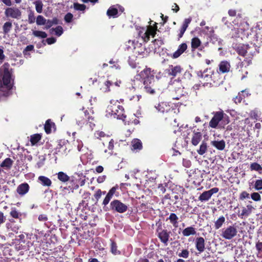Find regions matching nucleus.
<instances>
[{
  "mask_svg": "<svg viewBox=\"0 0 262 262\" xmlns=\"http://www.w3.org/2000/svg\"><path fill=\"white\" fill-rule=\"evenodd\" d=\"M154 76L150 69H146L137 75L128 85V88L134 90L143 89L150 94L155 93Z\"/></svg>",
  "mask_w": 262,
  "mask_h": 262,
  "instance_id": "1",
  "label": "nucleus"
},
{
  "mask_svg": "<svg viewBox=\"0 0 262 262\" xmlns=\"http://www.w3.org/2000/svg\"><path fill=\"white\" fill-rule=\"evenodd\" d=\"M12 69L10 64L5 63L0 68V99L9 95L12 88Z\"/></svg>",
  "mask_w": 262,
  "mask_h": 262,
  "instance_id": "2",
  "label": "nucleus"
},
{
  "mask_svg": "<svg viewBox=\"0 0 262 262\" xmlns=\"http://www.w3.org/2000/svg\"><path fill=\"white\" fill-rule=\"evenodd\" d=\"M106 111V116L108 118H117L124 120L125 116L123 114L124 109L119 105L118 101L111 100Z\"/></svg>",
  "mask_w": 262,
  "mask_h": 262,
  "instance_id": "3",
  "label": "nucleus"
},
{
  "mask_svg": "<svg viewBox=\"0 0 262 262\" xmlns=\"http://www.w3.org/2000/svg\"><path fill=\"white\" fill-rule=\"evenodd\" d=\"M233 48L240 55L246 57V58H251L255 53V48L253 46L239 44L233 46Z\"/></svg>",
  "mask_w": 262,
  "mask_h": 262,
  "instance_id": "4",
  "label": "nucleus"
},
{
  "mask_svg": "<svg viewBox=\"0 0 262 262\" xmlns=\"http://www.w3.org/2000/svg\"><path fill=\"white\" fill-rule=\"evenodd\" d=\"M242 26H246L248 28V24L246 23H244L243 24H234V25L230 24V25H227V27L231 29L230 35L232 38H241L243 39L245 38V29L242 27Z\"/></svg>",
  "mask_w": 262,
  "mask_h": 262,
  "instance_id": "5",
  "label": "nucleus"
},
{
  "mask_svg": "<svg viewBox=\"0 0 262 262\" xmlns=\"http://www.w3.org/2000/svg\"><path fill=\"white\" fill-rule=\"evenodd\" d=\"M237 233V230L236 227L232 226H229L222 230V233L221 235L223 238L229 240L235 237Z\"/></svg>",
  "mask_w": 262,
  "mask_h": 262,
  "instance_id": "6",
  "label": "nucleus"
},
{
  "mask_svg": "<svg viewBox=\"0 0 262 262\" xmlns=\"http://www.w3.org/2000/svg\"><path fill=\"white\" fill-rule=\"evenodd\" d=\"M156 32L151 26H148L147 28H142L139 32V35L144 41H148L150 36L154 37Z\"/></svg>",
  "mask_w": 262,
  "mask_h": 262,
  "instance_id": "7",
  "label": "nucleus"
},
{
  "mask_svg": "<svg viewBox=\"0 0 262 262\" xmlns=\"http://www.w3.org/2000/svg\"><path fill=\"white\" fill-rule=\"evenodd\" d=\"M110 207L112 210L120 213L125 212L128 208L127 205L118 200L113 201L110 204Z\"/></svg>",
  "mask_w": 262,
  "mask_h": 262,
  "instance_id": "8",
  "label": "nucleus"
},
{
  "mask_svg": "<svg viewBox=\"0 0 262 262\" xmlns=\"http://www.w3.org/2000/svg\"><path fill=\"white\" fill-rule=\"evenodd\" d=\"M5 14L8 17H11L17 19H19L21 18V12L20 10L15 7H9L7 8L5 11Z\"/></svg>",
  "mask_w": 262,
  "mask_h": 262,
  "instance_id": "9",
  "label": "nucleus"
},
{
  "mask_svg": "<svg viewBox=\"0 0 262 262\" xmlns=\"http://www.w3.org/2000/svg\"><path fill=\"white\" fill-rule=\"evenodd\" d=\"M88 115L89 112L87 111L78 112L76 117V123L80 127L85 123L87 120L90 121L92 119L90 116H88Z\"/></svg>",
  "mask_w": 262,
  "mask_h": 262,
  "instance_id": "10",
  "label": "nucleus"
},
{
  "mask_svg": "<svg viewBox=\"0 0 262 262\" xmlns=\"http://www.w3.org/2000/svg\"><path fill=\"white\" fill-rule=\"evenodd\" d=\"M225 116H227L223 112H217L209 122V125L212 128H216L220 121L225 119Z\"/></svg>",
  "mask_w": 262,
  "mask_h": 262,
  "instance_id": "11",
  "label": "nucleus"
},
{
  "mask_svg": "<svg viewBox=\"0 0 262 262\" xmlns=\"http://www.w3.org/2000/svg\"><path fill=\"white\" fill-rule=\"evenodd\" d=\"M219 191V188L216 187L203 192L199 197V200L201 202L207 201L211 197V196Z\"/></svg>",
  "mask_w": 262,
  "mask_h": 262,
  "instance_id": "12",
  "label": "nucleus"
},
{
  "mask_svg": "<svg viewBox=\"0 0 262 262\" xmlns=\"http://www.w3.org/2000/svg\"><path fill=\"white\" fill-rule=\"evenodd\" d=\"M182 70V69L180 66H173L170 65L169 66L168 69L166 70V71L169 75L175 77L181 73Z\"/></svg>",
  "mask_w": 262,
  "mask_h": 262,
  "instance_id": "13",
  "label": "nucleus"
},
{
  "mask_svg": "<svg viewBox=\"0 0 262 262\" xmlns=\"http://www.w3.org/2000/svg\"><path fill=\"white\" fill-rule=\"evenodd\" d=\"M170 232H168L166 230H161L158 232V237L160 239L161 242L165 245H167L169 237Z\"/></svg>",
  "mask_w": 262,
  "mask_h": 262,
  "instance_id": "14",
  "label": "nucleus"
},
{
  "mask_svg": "<svg viewBox=\"0 0 262 262\" xmlns=\"http://www.w3.org/2000/svg\"><path fill=\"white\" fill-rule=\"evenodd\" d=\"M195 247L199 253L203 252L205 250V240L203 237H197L195 239Z\"/></svg>",
  "mask_w": 262,
  "mask_h": 262,
  "instance_id": "15",
  "label": "nucleus"
},
{
  "mask_svg": "<svg viewBox=\"0 0 262 262\" xmlns=\"http://www.w3.org/2000/svg\"><path fill=\"white\" fill-rule=\"evenodd\" d=\"M29 190V186L27 183H23L19 185L17 188V192L21 195H23L26 194Z\"/></svg>",
  "mask_w": 262,
  "mask_h": 262,
  "instance_id": "16",
  "label": "nucleus"
},
{
  "mask_svg": "<svg viewBox=\"0 0 262 262\" xmlns=\"http://www.w3.org/2000/svg\"><path fill=\"white\" fill-rule=\"evenodd\" d=\"M15 221L13 220H9V222L6 223V226L8 230L17 233L19 229V226L14 225Z\"/></svg>",
  "mask_w": 262,
  "mask_h": 262,
  "instance_id": "17",
  "label": "nucleus"
},
{
  "mask_svg": "<svg viewBox=\"0 0 262 262\" xmlns=\"http://www.w3.org/2000/svg\"><path fill=\"white\" fill-rule=\"evenodd\" d=\"M220 71L223 73L228 72L230 69V64L227 61H222L219 65Z\"/></svg>",
  "mask_w": 262,
  "mask_h": 262,
  "instance_id": "18",
  "label": "nucleus"
},
{
  "mask_svg": "<svg viewBox=\"0 0 262 262\" xmlns=\"http://www.w3.org/2000/svg\"><path fill=\"white\" fill-rule=\"evenodd\" d=\"M211 144L220 150H223L225 147V142L223 140L212 141L211 142Z\"/></svg>",
  "mask_w": 262,
  "mask_h": 262,
  "instance_id": "19",
  "label": "nucleus"
},
{
  "mask_svg": "<svg viewBox=\"0 0 262 262\" xmlns=\"http://www.w3.org/2000/svg\"><path fill=\"white\" fill-rule=\"evenodd\" d=\"M155 108L158 112L162 113L168 112L170 110V106L164 102L159 104L158 106H155Z\"/></svg>",
  "mask_w": 262,
  "mask_h": 262,
  "instance_id": "20",
  "label": "nucleus"
},
{
  "mask_svg": "<svg viewBox=\"0 0 262 262\" xmlns=\"http://www.w3.org/2000/svg\"><path fill=\"white\" fill-rule=\"evenodd\" d=\"M202 139V134L200 132H193V134L191 139L192 144L196 146L197 145Z\"/></svg>",
  "mask_w": 262,
  "mask_h": 262,
  "instance_id": "21",
  "label": "nucleus"
},
{
  "mask_svg": "<svg viewBox=\"0 0 262 262\" xmlns=\"http://www.w3.org/2000/svg\"><path fill=\"white\" fill-rule=\"evenodd\" d=\"M202 31L203 33L207 35L209 37H210L211 39L216 38L215 35L214 34L213 29L212 28H210L208 26H206L202 29Z\"/></svg>",
  "mask_w": 262,
  "mask_h": 262,
  "instance_id": "22",
  "label": "nucleus"
},
{
  "mask_svg": "<svg viewBox=\"0 0 262 262\" xmlns=\"http://www.w3.org/2000/svg\"><path fill=\"white\" fill-rule=\"evenodd\" d=\"M182 234L185 236H188L191 235H195L196 234V231L194 228L188 227L183 230Z\"/></svg>",
  "mask_w": 262,
  "mask_h": 262,
  "instance_id": "23",
  "label": "nucleus"
},
{
  "mask_svg": "<svg viewBox=\"0 0 262 262\" xmlns=\"http://www.w3.org/2000/svg\"><path fill=\"white\" fill-rule=\"evenodd\" d=\"M253 209L254 208L251 205H247L246 207L243 208L242 209L241 215V216H248L251 214Z\"/></svg>",
  "mask_w": 262,
  "mask_h": 262,
  "instance_id": "24",
  "label": "nucleus"
},
{
  "mask_svg": "<svg viewBox=\"0 0 262 262\" xmlns=\"http://www.w3.org/2000/svg\"><path fill=\"white\" fill-rule=\"evenodd\" d=\"M132 150H140L142 148L141 141L138 139H135L132 141Z\"/></svg>",
  "mask_w": 262,
  "mask_h": 262,
  "instance_id": "25",
  "label": "nucleus"
},
{
  "mask_svg": "<svg viewBox=\"0 0 262 262\" xmlns=\"http://www.w3.org/2000/svg\"><path fill=\"white\" fill-rule=\"evenodd\" d=\"M38 180L42 185L49 187L51 185L52 182L50 179L45 176H39Z\"/></svg>",
  "mask_w": 262,
  "mask_h": 262,
  "instance_id": "26",
  "label": "nucleus"
},
{
  "mask_svg": "<svg viewBox=\"0 0 262 262\" xmlns=\"http://www.w3.org/2000/svg\"><path fill=\"white\" fill-rule=\"evenodd\" d=\"M13 161L10 158H6L1 164V166L7 169H9L12 167Z\"/></svg>",
  "mask_w": 262,
  "mask_h": 262,
  "instance_id": "27",
  "label": "nucleus"
},
{
  "mask_svg": "<svg viewBox=\"0 0 262 262\" xmlns=\"http://www.w3.org/2000/svg\"><path fill=\"white\" fill-rule=\"evenodd\" d=\"M225 218L223 216H220L215 222H214V228L215 229H219L222 227L223 225L225 223Z\"/></svg>",
  "mask_w": 262,
  "mask_h": 262,
  "instance_id": "28",
  "label": "nucleus"
},
{
  "mask_svg": "<svg viewBox=\"0 0 262 262\" xmlns=\"http://www.w3.org/2000/svg\"><path fill=\"white\" fill-rule=\"evenodd\" d=\"M113 84L110 81H106L100 86V90L104 93L108 92L110 91V87Z\"/></svg>",
  "mask_w": 262,
  "mask_h": 262,
  "instance_id": "29",
  "label": "nucleus"
},
{
  "mask_svg": "<svg viewBox=\"0 0 262 262\" xmlns=\"http://www.w3.org/2000/svg\"><path fill=\"white\" fill-rule=\"evenodd\" d=\"M168 219L170 220V222L175 227L178 226V217L175 213H172L170 214Z\"/></svg>",
  "mask_w": 262,
  "mask_h": 262,
  "instance_id": "30",
  "label": "nucleus"
},
{
  "mask_svg": "<svg viewBox=\"0 0 262 262\" xmlns=\"http://www.w3.org/2000/svg\"><path fill=\"white\" fill-rule=\"evenodd\" d=\"M201 41L197 37H194L191 39V45L192 50L198 48L201 45Z\"/></svg>",
  "mask_w": 262,
  "mask_h": 262,
  "instance_id": "31",
  "label": "nucleus"
},
{
  "mask_svg": "<svg viewBox=\"0 0 262 262\" xmlns=\"http://www.w3.org/2000/svg\"><path fill=\"white\" fill-rule=\"evenodd\" d=\"M118 13V10L114 6L111 7L107 11V15L109 17H116Z\"/></svg>",
  "mask_w": 262,
  "mask_h": 262,
  "instance_id": "32",
  "label": "nucleus"
},
{
  "mask_svg": "<svg viewBox=\"0 0 262 262\" xmlns=\"http://www.w3.org/2000/svg\"><path fill=\"white\" fill-rule=\"evenodd\" d=\"M206 71L203 72L199 71L197 73L198 76L202 78H203L205 81H208L211 78V75L206 74Z\"/></svg>",
  "mask_w": 262,
  "mask_h": 262,
  "instance_id": "33",
  "label": "nucleus"
},
{
  "mask_svg": "<svg viewBox=\"0 0 262 262\" xmlns=\"http://www.w3.org/2000/svg\"><path fill=\"white\" fill-rule=\"evenodd\" d=\"M57 174L58 179L63 182H66L69 180L70 177L63 172H59Z\"/></svg>",
  "mask_w": 262,
  "mask_h": 262,
  "instance_id": "34",
  "label": "nucleus"
},
{
  "mask_svg": "<svg viewBox=\"0 0 262 262\" xmlns=\"http://www.w3.org/2000/svg\"><path fill=\"white\" fill-rule=\"evenodd\" d=\"M34 4L35 6V9L36 11L39 13H40L42 12V7H43V4L42 2L40 0H37L35 1Z\"/></svg>",
  "mask_w": 262,
  "mask_h": 262,
  "instance_id": "35",
  "label": "nucleus"
},
{
  "mask_svg": "<svg viewBox=\"0 0 262 262\" xmlns=\"http://www.w3.org/2000/svg\"><path fill=\"white\" fill-rule=\"evenodd\" d=\"M207 143L203 142L200 146L199 149L198 150V152L200 155H203L205 154L207 150Z\"/></svg>",
  "mask_w": 262,
  "mask_h": 262,
  "instance_id": "36",
  "label": "nucleus"
},
{
  "mask_svg": "<svg viewBox=\"0 0 262 262\" xmlns=\"http://www.w3.org/2000/svg\"><path fill=\"white\" fill-rule=\"evenodd\" d=\"M41 139V136L39 134H35L31 136L30 141L32 145H35Z\"/></svg>",
  "mask_w": 262,
  "mask_h": 262,
  "instance_id": "37",
  "label": "nucleus"
},
{
  "mask_svg": "<svg viewBox=\"0 0 262 262\" xmlns=\"http://www.w3.org/2000/svg\"><path fill=\"white\" fill-rule=\"evenodd\" d=\"M12 27V23L10 22H6L4 24L3 29L5 34H7L9 32Z\"/></svg>",
  "mask_w": 262,
  "mask_h": 262,
  "instance_id": "38",
  "label": "nucleus"
},
{
  "mask_svg": "<svg viewBox=\"0 0 262 262\" xmlns=\"http://www.w3.org/2000/svg\"><path fill=\"white\" fill-rule=\"evenodd\" d=\"M178 256L180 257H182L183 258H187L189 256V252L187 249H183L181 250L180 252L178 254Z\"/></svg>",
  "mask_w": 262,
  "mask_h": 262,
  "instance_id": "39",
  "label": "nucleus"
},
{
  "mask_svg": "<svg viewBox=\"0 0 262 262\" xmlns=\"http://www.w3.org/2000/svg\"><path fill=\"white\" fill-rule=\"evenodd\" d=\"M33 34L36 37L41 38H45L47 36V34L45 32L40 31H33Z\"/></svg>",
  "mask_w": 262,
  "mask_h": 262,
  "instance_id": "40",
  "label": "nucleus"
},
{
  "mask_svg": "<svg viewBox=\"0 0 262 262\" xmlns=\"http://www.w3.org/2000/svg\"><path fill=\"white\" fill-rule=\"evenodd\" d=\"M250 169L251 170L259 171L262 170V167L257 163H252L250 165Z\"/></svg>",
  "mask_w": 262,
  "mask_h": 262,
  "instance_id": "41",
  "label": "nucleus"
},
{
  "mask_svg": "<svg viewBox=\"0 0 262 262\" xmlns=\"http://www.w3.org/2000/svg\"><path fill=\"white\" fill-rule=\"evenodd\" d=\"M46 19L41 15H38L36 18V24L38 25H43L46 23Z\"/></svg>",
  "mask_w": 262,
  "mask_h": 262,
  "instance_id": "42",
  "label": "nucleus"
},
{
  "mask_svg": "<svg viewBox=\"0 0 262 262\" xmlns=\"http://www.w3.org/2000/svg\"><path fill=\"white\" fill-rule=\"evenodd\" d=\"M11 216L15 219H19L21 216V213L18 212L16 209H12L10 213Z\"/></svg>",
  "mask_w": 262,
  "mask_h": 262,
  "instance_id": "43",
  "label": "nucleus"
},
{
  "mask_svg": "<svg viewBox=\"0 0 262 262\" xmlns=\"http://www.w3.org/2000/svg\"><path fill=\"white\" fill-rule=\"evenodd\" d=\"M254 188L256 190L262 189V179L257 180L254 184Z\"/></svg>",
  "mask_w": 262,
  "mask_h": 262,
  "instance_id": "44",
  "label": "nucleus"
},
{
  "mask_svg": "<svg viewBox=\"0 0 262 262\" xmlns=\"http://www.w3.org/2000/svg\"><path fill=\"white\" fill-rule=\"evenodd\" d=\"M251 199L254 201H260L261 200V196L258 192H253L251 194Z\"/></svg>",
  "mask_w": 262,
  "mask_h": 262,
  "instance_id": "45",
  "label": "nucleus"
},
{
  "mask_svg": "<svg viewBox=\"0 0 262 262\" xmlns=\"http://www.w3.org/2000/svg\"><path fill=\"white\" fill-rule=\"evenodd\" d=\"M85 6L83 4H79L78 3L74 4V8L75 10L84 11L85 9Z\"/></svg>",
  "mask_w": 262,
  "mask_h": 262,
  "instance_id": "46",
  "label": "nucleus"
},
{
  "mask_svg": "<svg viewBox=\"0 0 262 262\" xmlns=\"http://www.w3.org/2000/svg\"><path fill=\"white\" fill-rule=\"evenodd\" d=\"M51 125L52 123H50L49 120H47L45 125V129L47 134H49L51 133Z\"/></svg>",
  "mask_w": 262,
  "mask_h": 262,
  "instance_id": "47",
  "label": "nucleus"
},
{
  "mask_svg": "<svg viewBox=\"0 0 262 262\" xmlns=\"http://www.w3.org/2000/svg\"><path fill=\"white\" fill-rule=\"evenodd\" d=\"M35 18L34 12L31 11L28 15V21L29 24H33L35 22Z\"/></svg>",
  "mask_w": 262,
  "mask_h": 262,
  "instance_id": "48",
  "label": "nucleus"
},
{
  "mask_svg": "<svg viewBox=\"0 0 262 262\" xmlns=\"http://www.w3.org/2000/svg\"><path fill=\"white\" fill-rule=\"evenodd\" d=\"M55 32V34L58 36H60L63 33V29L62 27L58 26L55 29H52Z\"/></svg>",
  "mask_w": 262,
  "mask_h": 262,
  "instance_id": "49",
  "label": "nucleus"
},
{
  "mask_svg": "<svg viewBox=\"0 0 262 262\" xmlns=\"http://www.w3.org/2000/svg\"><path fill=\"white\" fill-rule=\"evenodd\" d=\"M111 251L114 254H117L119 253V251L117 250V245L114 242H112Z\"/></svg>",
  "mask_w": 262,
  "mask_h": 262,
  "instance_id": "50",
  "label": "nucleus"
},
{
  "mask_svg": "<svg viewBox=\"0 0 262 262\" xmlns=\"http://www.w3.org/2000/svg\"><path fill=\"white\" fill-rule=\"evenodd\" d=\"M114 148V141L113 139H111L108 143V149L110 151L108 153V155L111 156L112 154V150Z\"/></svg>",
  "mask_w": 262,
  "mask_h": 262,
  "instance_id": "51",
  "label": "nucleus"
},
{
  "mask_svg": "<svg viewBox=\"0 0 262 262\" xmlns=\"http://www.w3.org/2000/svg\"><path fill=\"white\" fill-rule=\"evenodd\" d=\"M187 45L185 43H183L179 46L178 50H179L181 53V54H182L187 49Z\"/></svg>",
  "mask_w": 262,
  "mask_h": 262,
  "instance_id": "52",
  "label": "nucleus"
},
{
  "mask_svg": "<svg viewBox=\"0 0 262 262\" xmlns=\"http://www.w3.org/2000/svg\"><path fill=\"white\" fill-rule=\"evenodd\" d=\"M191 21V18H186L184 20V21L182 27L184 28L185 29H187V28L188 26V25L190 24Z\"/></svg>",
  "mask_w": 262,
  "mask_h": 262,
  "instance_id": "53",
  "label": "nucleus"
},
{
  "mask_svg": "<svg viewBox=\"0 0 262 262\" xmlns=\"http://www.w3.org/2000/svg\"><path fill=\"white\" fill-rule=\"evenodd\" d=\"M72 18L73 14L70 13H68L65 15L64 20L66 22L70 23L71 21Z\"/></svg>",
  "mask_w": 262,
  "mask_h": 262,
  "instance_id": "54",
  "label": "nucleus"
},
{
  "mask_svg": "<svg viewBox=\"0 0 262 262\" xmlns=\"http://www.w3.org/2000/svg\"><path fill=\"white\" fill-rule=\"evenodd\" d=\"M102 194V192L100 189H98L97 190V191L94 194V197L95 198L97 201H98L101 198Z\"/></svg>",
  "mask_w": 262,
  "mask_h": 262,
  "instance_id": "55",
  "label": "nucleus"
},
{
  "mask_svg": "<svg viewBox=\"0 0 262 262\" xmlns=\"http://www.w3.org/2000/svg\"><path fill=\"white\" fill-rule=\"evenodd\" d=\"M117 190V188L116 187H112L107 193V195L110 196L111 198H113L114 193H115Z\"/></svg>",
  "mask_w": 262,
  "mask_h": 262,
  "instance_id": "56",
  "label": "nucleus"
},
{
  "mask_svg": "<svg viewBox=\"0 0 262 262\" xmlns=\"http://www.w3.org/2000/svg\"><path fill=\"white\" fill-rule=\"evenodd\" d=\"M34 49V46L33 45H29L26 47L24 51V54L25 55H27V52L28 51H30L33 50Z\"/></svg>",
  "mask_w": 262,
  "mask_h": 262,
  "instance_id": "57",
  "label": "nucleus"
},
{
  "mask_svg": "<svg viewBox=\"0 0 262 262\" xmlns=\"http://www.w3.org/2000/svg\"><path fill=\"white\" fill-rule=\"evenodd\" d=\"M249 198V194L245 191H243L240 194V199H241V200H244L246 198Z\"/></svg>",
  "mask_w": 262,
  "mask_h": 262,
  "instance_id": "58",
  "label": "nucleus"
},
{
  "mask_svg": "<svg viewBox=\"0 0 262 262\" xmlns=\"http://www.w3.org/2000/svg\"><path fill=\"white\" fill-rule=\"evenodd\" d=\"M111 198L110 196H109L108 195L106 194L105 198H104L103 201V203H102V204L104 206H106V205H107L109 203V202L110 201V200H111Z\"/></svg>",
  "mask_w": 262,
  "mask_h": 262,
  "instance_id": "59",
  "label": "nucleus"
},
{
  "mask_svg": "<svg viewBox=\"0 0 262 262\" xmlns=\"http://www.w3.org/2000/svg\"><path fill=\"white\" fill-rule=\"evenodd\" d=\"M5 58V56L4 54V51L2 49L0 48V63H2Z\"/></svg>",
  "mask_w": 262,
  "mask_h": 262,
  "instance_id": "60",
  "label": "nucleus"
},
{
  "mask_svg": "<svg viewBox=\"0 0 262 262\" xmlns=\"http://www.w3.org/2000/svg\"><path fill=\"white\" fill-rule=\"evenodd\" d=\"M243 99V97L242 96H241V94H238V96H237L235 98H234V101L236 103H239L241 102L242 100Z\"/></svg>",
  "mask_w": 262,
  "mask_h": 262,
  "instance_id": "61",
  "label": "nucleus"
},
{
  "mask_svg": "<svg viewBox=\"0 0 262 262\" xmlns=\"http://www.w3.org/2000/svg\"><path fill=\"white\" fill-rule=\"evenodd\" d=\"M46 41L49 45H51L55 42L56 39L53 37L48 38Z\"/></svg>",
  "mask_w": 262,
  "mask_h": 262,
  "instance_id": "62",
  "label": "nucleus"
},
{
  "mask_svg": "<svg viewBox=\"0 0 262 262\" xmlns=\"http://www.w3.org/2000/svg\"><path fill=\"white\" fill-rule=\"evenodd\" d=\"M256 248L258 251H262V242H257L256 244Z\"/></svg>",
  "mask_w": 262,
  "mask_h": 262,
  "instance_id": "63",
  "label": "nucleus"
},
{
  "mask_svg": "<svg viewBox=\"0 0 262 262\" xmlns=\"http://www.w3.org/2000/svg\"><path fill=\"white\" fill-rule=\"evenodd\" d=\"M47 217L46 215L41 214L38 216V220L40 221L45 222L47 220Z\"/></svg>",
  "mask_w": 262,
  "mask_h": 262,
  "instance_id": "64",
  "label": "nucleus"
}]
</instances>
